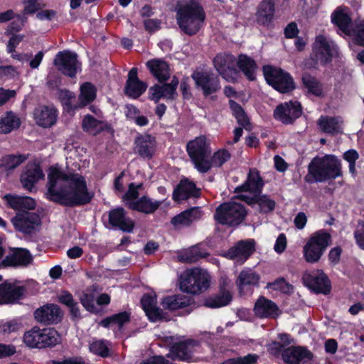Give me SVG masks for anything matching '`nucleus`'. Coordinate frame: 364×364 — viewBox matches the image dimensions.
I'll return each instance as SVG.
<instances>
[{
  "mask_svg": "<svg viewBox=\"0 0 364 364\" xmlns=\"http://www.w3.org/2000/svg\"><path fill=\"white\" fill-rule=\"evenodd\" d=\"M47 199L61 206L75 208L90 203L94 193L89 191L85 176L50 166L48 173Z\"/></svg>",
  "mask_w": 364,
  "mask_h": 364,
  "instance_id": "f257e3e1",
  "label": "nucleus"
},
{
  "mask_svg": "<svg viewBox=\"0 0 364 364\" xmlns=\"http://www.w3.org/2000/svg\"><path fill=\"white\" fill-rule=\"evenodd\" d=\"M343 177L342 164L333 154L314 157L307 166L304 181L311 184L324 183Z\"/></svg>",
  "mask_w": 364,
  "mask_h": 364,
  "instance_id": "f03ea898",
  "label": "nucleus"
},
{
  "mask_svg": "<svg viewBox=\"0 0 364 364\" xmlns=\"http://www.w3.org/2000/svg\"><path fill=\"white\" fill-rule=\"evenodd\" d=\"M176 19L181 32L193 36L205 26L206 14L198 1H190L176 8Z\"/></svg>",
  "mask_w": 364,
  "mask_h": 364,
  "instance_id": "7ed1b4c3",
  "label": "nucleus"
},
{
  "mask_svg": "<svg viewBox=\"0 0 364 364\" xmlns=\"http://www.w3.org/2000/svg\"><path fill=\"white\" fill-rule=\"evenodd\" d=\"M186 151L194 168L200 173H207L211 168L209 158L211 154L210 143L204 135L196 137L186 144Z\"/></svg>",
  "mask_w": 364,
  "mask_h": 364,
  "instance_id": "20e7f679",
  "label": "nucleus"
},
{
  "mask_svg": "<svg viewBox=\"0 0 364 364\" xmlns=\"http://www.w3.org/2000/svg\"><path fill=\"white\" fill-rule=\"evenodd\" d=\"M248 210L246 207L235 201L220 204L215 209L214 220L221 225L237 228L246 219Z\"/></svg>",
  "mask_w": 364,
  "mask_h": 364,
  "instance_id": "39448f33",
  "label": "nucleus"
},
{
  "mask_svg": "<svg viewBox=\"0 0 364 364\" xmlns=\"http://www.w3.org/2000/svg\"><path fill=\"white\" fill-rule=\"evenodd\" d=\"M23 343L31 348L44 349L53 348L60 342V335L54 328H40L33 327L25 332Z\"/></svg>",
  "mask_w": 364,
  "mask_h": 364,
  "instance_id": "423d86ee",
  "label": "nucleus"
},
{
  "mask_svg": "<svg viewBox=\"0 0 364 364\" xmlns=\"http://www.w3.org/2000/svg\"><path fill=\"white\" fill-rule=\"evenodd\" d=\"M210 286V277L207 271L194 268L181 277L179 288L181 291L193 295L200 294Z\"/></svg>",
  "mask_w": 364,
  "mask_h": 364,
  "instance_id": "0eeeda50",
  "label": "nucleus"
},
{
  "mask_svg": "<svg viewBox=\"0 0 364 364\" xmlns=\"http://www.w3.org/2000/svg\"><path fill=\"white\" fill-rule=\"evenodd\" d=\"M332 237L326 230L315 232L304 246V257L309 263L318 262L327 247L331 244Z\"/></svg>",
  "mask_w": 364,
  "mask_h": 364,
  "instance_id": "6e6552de",
  "label": "nucleus"
},
{
  "mask_svg": "<svg viewBox=\"0 0 364 364\" xmlns=\"http://www.w3.org/2000/svg\"><path fill=\"white\" fill-rule=\"evenodd\" d=\"M263 75L267 83L280 93H289L296 89V84L292 76L280 68L264 65Z\"/></svg>",
  "mask_w": 364,
  "mask_h": 364,
  "instance_id": "1a4fd4ad",
  "label": "nucleus"
},
{
  "mask_svg": "<svg viewBox=\"0 0 364 364\" xmlns=\"http://www.w3.org/2000/svg\"><path fill=\"white\" fill-rule=\"evenodd\" d=\"M191 78L195 82V87L201 91L204 97H210L215 100V95L221 89L220 80L218 75L211 71L194 70L191 74Z\"/></svg>",
  "mask_w": 364,
  "mask_h": 364,
  "instance_id": "9d476101",
  "label": "nucleus"
},
{
  "mask_svg": "<svg viewBox=\"0 0 364 364\" xmlns=\"http://www.w3.org/2000/svg\"><path fill=\"white\" fill-rule=\"evenodd\" d=\"M303 284L316 294L328 295L331 291V282L321 269L306 271L301 278Z\"/></svg>",
  "mask_w": 364,
  "mask_h": 364,
  "instance_id": "9b49d317",
  "label": "nucleus"
},
{
  "mask_svg": "<svg viewBox=\"0 0 364 364\" xmlns=\"http://www.w3.org/2000/svg\"><path fill=\"white\" fill-rule=\"evenodd\" d=\"M53 65L63 75L70 78L76 77L81 65L77 53L68 50L59 51L54 58Z\"/></svg>",
  "mask_w": 364,
  "mask_h": 364,
  "instance_id": "f8f14e48",
  "label": "nucleus"
},
{
  "mask_svg": "<svg viewBox=\"0 0 364 364\" xmlns=\"http://www.w3.org/2000/svg\"><path fill=\"white\" fill-rule=\"evenodd\" d=\"M275 3L274 0H262L257 7L255 22L267 31L276 28Z\"/></svg>",
  "mask_w": 364,
  "mask_h": 364,
  "instance_id": "ddd939ff",
  "label": "nucleus"
},
{
  "mask_svg": "<svg viewBox=\"0 0 364 364\" xmlns=\"http://www.w3.org/2000/svg\"><path fill=\"white\" fill-rule=\"evenodd\" d=\"M64 313L60 307L53 303H47L37 308L33 312L35 321L44 326L57 325L62 322Z\"/></svg>",
  "mask_w": 364,
  "mask_h": 364,
  "instance_id": "4468645a",
  "label": "nucleus"
},
{
  "mask_svg": "<svg viewBox=\"0 0 364 364\" xmlns=\"http://www.w3.org/2000/svg\"><path fill=\"white\" fill-rule=\"evenodd\" d=\"M16 230L25 235L34 233L42 224L39 215L29 211L18 212L11 219Z\"/></svg>",
  "mask_w": 364,
  "mask_h": 364,
  "instance_id": "2eb2a0df",
  "label": "nucleus"
},
{
  "mask_svg": "<svg viewBox=\"0 0 364 364\" xmlns=\"http://www.w3.org/2000/svg\"><path fill=\"white\" fill-rule=\"evenodd\" d=\"M303 113L299 102L290 100L278 105L274 110V118L282 124H292Z\"/></svg>",
  "mask_w": 364,
  "mask_h": 364,
  "instance_id": "dca6fc26",
  "label": "nucleus"
},
{
  "mask_svg": "<svg viewBox=\"0 0 364 364\" xmlns=\"http://www.w3.org/2000/svg\"><path fill=\"white\" fill-rule=\"evenodd\" d=\"M312 50L316 61H319L322 66L331 63L334 55L337 53L336 46L333 42L328 41L323 35L316 37Z\"/></svg>",
  "mask_w": 364,
  "mask_h": 364,
  "instance_id": "f3484780",
  "label": "nucleus"
},
{
  "mask_svg": "<svg viewBox=\"0 0 364 364\" xmlns=\"http://www.w3.org/2000/svg\"><path fill=\"white\" fill-rule=\"evenodd\" d=\"M314 354L307 347L291 346L284 349L282 360L284 364H315Z\"/></svg>",
  "mask_w": 364,
  "mask_h": 364,
  "instance_id": "a211bd4d",
  "label": "nucleus"
},
{
  "mask_svg": "<svg viewBox=\"0 0 364 364\" xmlns=\"http://www.w3.org/2000/svg\"><path fill=\"white\" fill-rule=\"evenodd\" d=\"M45 178L43 171L38 163H28L20 176L23 188L28 192H36V185Z\"/></svg>",
  "mask_w": 364,
  "mask_h": 364,
  "instance_id": "6ab92c4d",
  "label": "nucleus"
},
{
  "mask_svg": "<svg viewBox=\"0 0 364 364\" xmlns=\"http://www.w3.org/2000/svg\"><path fill=\"white\" fill-rule=\"evenodd\" d=\"M255 245L254 239L240 240L228 250L225 252V257L230 259H235L238 262L244 263L255 252Z\"/></svg>",
  "mask_w": 364,
  "mask_h": 364,
  "instance_id": "aec40b11",
  "label": "nucleus"
},
{
  "mask_svg": "<svg viewBox=\"0 0 364 364\" xmlns=\"http://www.w3.org/2000/svg\"><path fill=\"white\" fill-rule=\"evenodd\" d=\"M26 292L25 286H18L5 281L0 284V305L18 303L23 299Z\"/></svg>",
  "mask_w": 364,
  "mask_h": 364,
  "instance_id": "412c9836",
  "label": "nucleus"
},
{
  "mask_svg": "<svg viewBox=\"0 0 364 364\" xmlns=\"http://www.w3.org/2000/svg\"><path fill=\"white\" fill-rule=\"evenodd\" d=\"M235 58L232 54L219 53L213 59V65L216 70L224 77H230L232 82H235L239 76V71L232 65Z\"/></svg>",
  "mask_w": 364,
  "mask_h": 364,
  "instance_id": "4be33fe9",
  "label": "nucleus"
},
{
  "mask_svg": "<svg viewBox=\"0 0 364 364\" xmlns=\"http://www.w3.org/2000/svg\"><path fill=\"white\" fill-rule=\"evenodd\" d=\"M200 346V342L195 339L188 338L173 343L170 347V352L173 360L190 362L192 360L196 348Z\"/></svg>",
  "mask_w": 364,
  "mask_h": 364,
  "instance_id": "5701e85b",
  "label": "nucleus"
},
{
  "mask_svg": "<svg viewBox=\"0 0 364 364\" xmlns=\"http://www.w3.org/2000/svg\"><path fill=\"white\" fill-rule=\"evenodd\" d=\"M108 221L114 228H117L124 232H132L135 227L134 221L127 216V212L122 207L111 209L108 212Z\"/></svg>",
  "mask_w": 364,
  "mask_h": 364,
  "instance_id": "b1692460",
  "label": "nucleus"
},
{
  "mask_svg": "<svg viewBox=\"0 0 364 364\" xmlns=\"http://www.w3.org/2000/svg\"><path fill=\"white\" fill-rule=\"evenodd\" d=\"M135 153L140 157L150 160L156 152V140L149 134H139L135 138Z\"/></svg>",
  "mask_w": 364,
  "mask_h": 364,
  "instance_id": "393cba45",
  "label": "nucleus"
},
{
  "mask_svg": "<svg viewBox=\"0 0 364 364\" xmlns=\"http://www.w3.org/2000/svg\"><path fill=\"white\" fill-rule=\"evenodd\" d=\"M33 262V257L27 249L16 248L9 254L0 263L3 267H27Z\"/></svg>",
  "mask_w": 364,
  "mask_h": 364,
  "instance_id": "a878e982",
  "label": "nucleus"
},
{
  "mask_svg": "<svg viewBox=\"0 0 364 364\" xmlns=\"http://www.w3.org/2000/svg\"><path fill=\"white\" fill-rule=\"evenodd\" d=\"M200 189L197 188L196 183L188 178L182 179L175 187L172 198L176 202L188 200L191 198H199Z\"/></svg>",
  "mask_w": 364,
  "mask_h": 364,
  "instance_id": "bb28decb",
  "label": "nucleus"
},
{
  "mask_svg": "<svg viewBox=\"0 0 364 364\" xmlns=\"http://www.w3.org/2000/svg\"><path fill=\"white\" fill-rule=\"evenodd\" d=\"M255 314L260 318H276L281 312L275 302L260 296L254 306Z\"/></svg>",
  "mask_w": 364,
  "mask_h": 364,
  "instance_id": "cd10ccee",
  "label": "nucleus"
},
{
  "mask_svg": "<svg viewBox=\"0 0 364 364\" xmlns=\"http://www.w3.org/2000/svg\"><path fill=\"white\" fill-rule=\"evenodd\" d=\"M264 183L259 171L256 168L250 169L246 181L235 189V193L250 192L252 193H262Z\"/></svg>",
  "mask_w": 364,
  "mask_h": 364,
  "instance_id": "c85d7f7f",
  "label": "nucleus"
},
{
  "mask_svg": "<svg viewBox=\"0 0 364 364\" xmlns=\"http://www.w3.org/2000/svg\"><path fill=\"white\" fill-rule=\"evenodd\" d=\"M161 204V200H155L148 196H142L136 201L127 203V206L132 210L151 215L154 213Z\"/></svg>",
  "mask_w": 364,
  "mask_h": 364,
  "instance_id": "c756f323",
  "label": "nucleus"
},
{
  "mask_svg": "<svg viewBox=\"0 0 364 364\" xmlns=\"http://www.w3.org/2000/svg\"><path fill=\"white\" fill-rule=\"evenodd\" d=\"M232 296L225 287H220L219 291L205 297L203 306L209 309H218L228 306L232 301Z\"/></svg>",
  "mask_w": 364,
  "mask_h": 364,
  "instance_id": "7c9ffc66",
  "label": "nucleus"
},
{
  "mask_svg": "<svg viewBox=\"0 0 364 364\" xmlns=\"http://www.w3.org/2000/svg\"><path fill=\"white\" fill-rule=\"evenodd\" d=\"M4 198L9 207L19 212L34 210L36 206L35 200L29 196H20L8 193L4 196Z\"/></svg>",
  "mask_w": 364,
  "mask_h": 364,
  "instance_id": "2f4dec72",
  "label": "nucleus"
},
{
  "mask_svg": "<svg viewBox=\"0 0 364 364\" xmlns=\"http://www.w3.org/2000/svg\"><path fill=\"white\" fill-rule=\"evenodd\" d=\"M57 109L47 105L35 109L34 117L37 124L42 127H50L56 122Z\"/></svg>",
  "mask_w": 364,
  "mask_h": 364,
  "instance_id": "473e14b6",
  "label": "nucleus"
},
{
  "mask_svg": "<svg viewBox=\"0 0 364 364\" xmlns=\"http://www.w3.org/2000/svg\"><path fill=\"white\" fill-rule=\"evenodd\" d=\"M146 65L151 74L161 83L167 81L170 77L169 64L161 59H151L146 62Z\"/></svg>",
  "mask_w": 364,
  "mask_h": 364,
  "instance_id": "72a5a7b5",
  "label": "nucleus"
},
{
  "mask_svg": "<svg viewBox=\"0 0 364 364\" xmlns=\"http://www.w3.org/2000/svg\"><path fill=\"white\" fill-rule=\"evenodd\" d=\"M317 124L322 132L336 136L343 133V121L339 117L321 116Z\"/></svg>",
  "mask_w": 364,
  "mask_h": 364,
  "instance_id": "f704fd0d",
  "label": "nucleus"
},
{
  "mask_svg": "<svg viewBox=\"0 0 364 364\" xmlns=\"http://www.w3.org/2000/svg\"><path fill=\"white\" fill-rule=\"evenodd\" d=\"M194 303L193 298L181 294H173L165 296L161 304L165 309L176 311L188 307Z\"/></svg>",
  "mask_w": 364,
  "mask_h": 364,
  "instance_id": "c9c22d12",
  "label": "nucleus"
},
{
  "mask_svg": "<svg viewBox=\"0 0 364 364\" xmlns=\"http://www.w3.org/2000/svg\"><path fill=\"white\" fill-rule=\"evenodd\" d=\"M130 321L131 313L124 311L104 318L98 324L105 328H109L113 326H117L118 331H122L124 329V326Z\"/></svg>",
  "mask_w": 364,
  "mask_h": 364,
  "instance_id": "e433bc0d",
  "label": "nucleus"
},
{
  "mask_svg": "<svg viewBox=\"0 0 364 364\" xmlns=\"http://www.w3.org/2000/svg\"><path fill=\"white\" fill-rule=\"evenodd\" d=\"M238 71L242 72L249 81L256 80V70L257 65L255 60L246 54L241 53L237 60Z\"/></svg>",
  "mask_w": 364,
  "mask_h": 364,
  "instance_id": "4c0bfd02",
  "label": "nucleus"
},
{
  "mask_svg": "<svg viewBox=\"0 0 364 364\" xmlns=\"http://www.w3.org/2000/svg\"><path fill=\"white\" fill-rule=\"evenodd\" d=\"M97 97V88L90 82H85L80 87L77 107L80 109L90 105Z\"/></svg>",
  "mask_w": 364,
  "mask_h": 364,
  "instance_id": "58836bf2",
  "label": "nucleus"
},
{
  "mask_svg": "<svg viewBox=\"0 0 364 364\" xmlns=\"http://www.w3.org/2000/svg\"><path fill=\"white\" fill-rule=\"evenodd\" d=\"M259 279V274L252 269H242L237 277L236 283L241 291L246 287H258Z\"/></svg>",
  "mask_w": 364,
  "mask_h": 364,
  "instance_id": "ea45409f",
  "label": "nucleus"
},
{
  "mask_svg": "<svg viewBox=\"0 0 364 364\" xmlns=\"http://www.w3.org/2000/svg\"><path fill=\"white\" fill-rule=\"evenodd\" d=\"M301 82L308 93L316 97H322L323 95V85L316 77L309 73L305 72L301 75Z\"/></svg>",
  "mask_w": 364,
  "mask_h": 364,
  "instance_id": "a19ab883",
  "label": "nucleus"
},
{
  "mask_svg": "<svg viewBox=\"0 0 364 364\" xmlns=\"http://www.w3.org/2000/svg\"><path fill=\"white\" fill-rule=\"evenodd\" d=\"M210 256V253L205 249L201 248L199 245L192 246L191 248L185 250L179 259L186 263H195L203 258Z\"/></svg>",
  "mask_w": 364,
  "mask_h": 364,
  "instance_id": "79ce46f5",
  "label": "nucleus"
},
{
  "mask_svg": "<svg viewBox=\"0 0 364 364\" xmlns=\"http://www.w3.org/2000/svg\"><path fill=\"white\" fill-rule=\"evenodd\" d=\"M27 157L24 154H6L0 158V169L6 172L14 171L23 164Z\"/></svg>",
  "mask_w": 364,
  "mask_h": 364,
  "instance_id": "37998d69",
  "label": "nucleus"
},
{
  "mask_svg": "<svg viewBox=\"0 0 364 364\" xmlns=\"http://www.w3.org/2000/svg\"><path fill=\"white\" fill-rule=\"evenodd\" d=\"M75 98V94L68 89L58 90V99L61 103L63 110L68 113L80 109V107H77V102L73 103Z\"/></svg>",
  "mask_w": 364,
  "mask_h": 364,
  "instance_id": "c03bdc74",
  "label": "nucleus"
},
{
  "mask_svg": "<svg viewBox=\"0 0 364 364\" xmlns=\"http://www.w3.org/2000/svg\"><path fill=\"white\" fill-rule=\"evenodd\" d=\"M229 105L238 124L247 130L250 129V119L242 107L233 100H229Z\"/></svg>",
  "mask_w": 364,
  "mask_h": 364,
  "instance_id": "a18cd8bd",
  "label": "nucleus"
},
{
  "mask_svg": "<svg viewBox=\"0 0 364 364\" xmlns=\"http://www.w3.org/2000/svg\"><path fill=\"white\" fill-rule=\"evenodd\" d=\"M21 126L20 119L11 111L7 112L6 116L0 120V133L9 134Z\"/></svg>",
  "mask_w": 364,
  "mask_h": 364,
  "instance_id": "49530a36",
  "label": "nucleus"
},
{
  "mask_svg": "<svg viewBox=\"0 0 364 364\" xmlns=\"http://www.w3.org/2000/svg\"><path fill=\"white\" fill-rule=\"evenodd\" d=\"M147 88V84L144 81H134L126 82L124 94L132 99H137L141 96Z\"/></svg>",
  "mask_w": 364,
  "mask_h": 364,
  "instance_id": "de8ad7c7",
  "label": "nucleus"
},
{
  "mask_svg": "<svg viewBox=\"0 0 364 364\" xmlns=\"http://www.w3.org/2000/svg\"><path fill=\"white\" fill-rule=\"evenodd\" d=\"M331 21L344 33L348 34L349 33L352 19L346 13L343 11H336L331 16Z\"/></svg>",
  "mask_w": 364,
  "mask_h": 364,
  "instance_id": "09e8293b",
  "label": "nucleus"
},
{
  "mask_svg": "<svg viewBox=\"0 0 364 364\" xmlns=\"http://www.w3.org/2000/svg\"><path fill=\"white\" fill-rule=\"evenodd\" d=\"M231 158V154L226 149H221L215 151L209 159V164L212 167L220 168Z\"/></svg>",
  "mask_w": 364,
  "mask_h": 364,
  "instance_id": "8fccbe9b",
  "label": "nucleus"
},
{
  "mask_svg": "<svg viewBox=\"0 0 364 364\" xmlns=\"http://www.w3.org/2000/svg\"><path fill=\"white\" fill-rule=\"evenodd\" d=\"M95 295L92 293H82L80 297V301L82 306L88 312L97 315L100 314V310L95 305Z\"/></svg>",
  "mask_w": 364,
  "mask_h": 364,
  "instance_id": "3c124183",
  "label": "nucleus"
},
{
  "mask_svg": "<svg viewBox=\"0 0 364 364\" xmlns=\"http://www.w3.org/2000/svg\"><path fill=\"white\" fill-rule=\"evenodd\" d=\"M267 287L270 288L274 291H279L284 294H289L293 290V286L284 277H279L273 282H269Z\"/></svg>",
  "mask_w": 364,
  "mask_h": 364,
  "instance_id": "603ef678",
  "label": "nucleus"
},
{
  "mask_svg": "<svg viewBox=\"0 0 364 364\" xmlns=\"http://www.w3.org/2000/svg\"><path fill=\"white\" fill-rule=\"evenodd\" d=\"M259 355L255 353H248L245 356L228 358L220 364H256Z\"/></svg>",
  "mask_w": 364,
  "mask_h": 364,
  "instance_id": "864d4df0",
  "label": "nucleus"
},
{
  "mask_svg": "<svg viewBox=\"0 0 364 364\" xmlns=\"http://www.w3.org/2000/svg\"><path fill=\"white\" fill-rule=\"evenodd\" d=\"M89 350L92 353L102 358L109 356V349L103 340L94 341L90 344Z\"/></svg>",
  "mask_w": 364,
  "mask_h": 364,
  "instance_id": "5fc2aeb1",
  "label": "nucleus"
},
{
  "mask_svg": "<svg viewBox=\"0 0 364 364\" xmlns=\"http://www.w3.org/2000/svg\"><path fill=\"white\" fill-rule=\"evenodd\" d=\"M257 205L260 208L261 213H269L274 210L276 203L274 200L271 199L267 195L260 194L259 196Z\"/></svg>",
  "mask_w": 364,
  "mask_h": 364,
  "instance_id": "6e6d98bb",
  "label": "nucleus"
},
{
  "mask_svg": "<svg viewBox=\"0 0 364 364\" xmlns=\"http://www.w3.org/2000/svg\"><path fill=\"white\" fill-rule=\"evenodd\" d=\"M145 313L151 322L168 321V314L156 306L149 310H146Z\"/></svg>",
  "mask_w": 364,
  "mask_h": 364,
  "instance_id": "4d7b16f0",
  "label": "nucleus"
},
{
  "mask_svg": "<svg viewBox=\"0 0 364 364\" xmlns=\"http://www.w3.org/2000/svg\"><path fill=\"white\" fill-rule=\"evenodd\" d=\"M102 123V121L97 119L93 116L87 114L82 119V127L84 131L88 132L97 129L98 125Z\"/></svg>",
  "mask_w": 364,
  "mask_h": 364,
  "instance_id": "13d9d810",
  "label": "nucleus"
},
{
  "mask_svg": "<svg viewBox=\"0 0 364 364\" xmlns=\"http://www.w3.org/2000/svg\"><path fill=\"white\" fill-rule=\"evenodd\" d=\"M284 349H286L284 345H282L279 341H273L267 345L268 352L275 358L281 357L282 359Z\"/></svg>",
  "mask_w": 364,
  "mask_h": 364,
  "instance_id": "bf43d9fd",
  "label": "nucleus"
},
{
  "mask_svg": "<svg viewBox=\"0 0 364 364\" xmlns=\"http://www.w3.org/2000/svg\"><path fill=\"white\" fill-rule=\"evenodd\" d=\"M354 237L358 246L364 250V221L358 220L356 229L354 232Z\"/></svg>",
  "mask_w": 364,
  "mask_h": 364,
  "instance_id": "052dcab7",
  "label": "nucleus"
},
{
  "mask_svg": "<svg viewBox=\"0 0 364 364\" xmlns=\"http://www.w3.org/2000/svg\"><path fill=\"white\" fill-rule=\"evenodd\" d=\"M188 213L187 211H182L179 214L175 215L171 218V223L174 226L182 225L184 226H189L191 225V220L188 218Z\"/></svg>",
  "mask_w": 364,
  "mask_h": 364,
  "instance_id": "680f3d73",
  "label": "nucleus"
},
{
  "mask_svg": "<svg viewBox=\"0 0 364 364\" xmlns=\"http://www.w3.org/2000/svg\"><path fill=\"white\" fill-rule=\"evenodd\" d=\"M139 198V192L134 187V183H130L128 186V190L122 197V200L127 203L130 201H136Z\"/></svg>",
  "mask_w": 364,
  "mask_h": 364,
  "instance_id": "e2e57ef3",
  "label": "nucleus"
},
{
  "mask_svg": "<svg viewBox=\"0 0 364 364\" xmlns=\"http://www.w3.org/2000/svg\"><path fill=\"white\" fill-rule=\"evenodd\" d=\"M161 21L158 18H146L144 21V29L153 33L161 28Z\"/></svg>",
  "mask_w": 364,
  "mask_h": 364,
  "instance_id": "0e129e2a",
  "label": "nucleus"
},
{
  "mask_svg": "<svg viewBox=\"0 0 364 364\" xmlns=\"http://www.w3.org/2000/svg\"><path fill=\"white\" fill-rule=\"evenodd\" d=\"M165 95L163 92L162 87L159 84H155L149 88V99L158 103L161 98H164Z\"/></svg>",
  "mask_w": 364,
  "mask_h": 364,
  "instance_id": "69168bd1",
  "label": "nucleus"
},
{
  "mask_svg": "<svg viewBox=\"0 0 364 364\" xmlns=\"http://www.w3.org/2000/svg\"><path fill=\"white\" fill-rule=\"evenodd\" d=\"M353 41L355 44L364 46V22L358 24L354 28Z\"/></svg>",
  "mask_w": 364,
  "mask_h": 364,
  "instance_id": "338daca9",
  "label": "nucleus"
},
{
  "mask_svg": "<svg viewBox=\"0 0 364 364\" xmlns=\"http://www.w3.org/2000/svg\"><path fill=\"white\" fill-rule=\"evenodd\" d=\"M50 363L51 364H85L81 356L68 357L62 360H51Z\"/></svg>",
  "mask_w": 364,
  "mask_h": 364,
  "instance_id": "774afa93",
  "label": "nucleus"
}]
</instances>
